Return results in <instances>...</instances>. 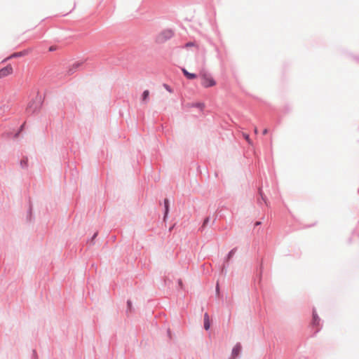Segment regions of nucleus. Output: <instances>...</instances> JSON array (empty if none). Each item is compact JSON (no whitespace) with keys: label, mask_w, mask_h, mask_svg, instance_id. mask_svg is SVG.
Segmentation results:
<instances>
[{"label":"nucleus","mask_w":359,"mask_h":359,"mask_svg":"<svg viewBox=\"0 0 359 359\" xmlns=\"http://www.w3.org/2000/svg\"><path fill=\"white\" fill-rule=\"evenodd\" d=\"M55 50H56V47H55V46H50V47L49 48V51H50V52H53V51H55Z\"/></svg>","instance_id":"19"},{"label":"nucleus","mask_w":359,"mask_h":359,"mask_svg":"<svg viewBox=\"0 0 359 359\" xmlns=\"http://www.w3.org/2000/svg\"><path fill=\"white\" fill-rule=\"evenodd\" d=\"M259 194L262 198V200L266 204V197L264 196L261 189H259Z\"/></svg>","instance_id":"15"},{"label":"nucleus","mask_w":359,"mask_h":359,"mask_svg":"<svg viewBox=\"0 0 359 359\" xmlns=\"http://www.w3.org/2000/svg\"><path fill=\"white\" fill-rule=\"evenodd\" d=\"M163 87L165 88V89L168 91L169 93H172V89L171 88V87L166 84V83H164L163 84Z\"/></svg>","instance_id":"16"},{"label":"nucleus","mask_w":359,"mask_h":359,"mask_svg":"<svg viewBox=\"0 0 359 359\" xmlns=\"http://www.w3.org/2000/svg\"><path fill=\"white\" fill-rule=\"evenodd\" d=\"M182 72L184 76L189 80H193L197 78V75L196 74L188 72L185 68H182Z\"/></svg>","instance_id":"7"},{"label":"nucleus","mask_w":359,"mask_h":359,"mask_svg":"<svg viewBox=\"0 0 359 359\" xmlns=\"http://www.w3.org/2000/svg\"><path fill=\"white\" fill-rule=\"evenodd\" d=\"M67 14H68V13H65V14H62V16H65V15H67Z\"/></svg>","instance_id":"26"},{"label":"nucleus","mask_w":359,"mask_h":359,"mask_svg":"<svg viewBox=\"0 0 359 359\" xmlns=\"http://www.w3.org/2000/svg\"><path fill=\"white\" fill-rule=\"evenodd\" d=\"M245 140H246L248 142H250V137H249V135H245Z\"/></svg>","instance_id":"24"},{"label":"nucleus","mask_w":359,"mask_h":359,"mask_svg":"<svg viewBox=\"0 0 359 359\" xmlns=\"http://www.w3.org/2000/svg\"><path fill=\"white\" fill-rule=\"evenodd\" d=\"M173 36L174 32L171 29H163L156 36L155 41L158 43H163Z\"/></svg>","instance_id":"2"},{"label":"nucleus","mask_w":359,"mask_h":359,"mask_svg":"<svg viewBox=\"0 0 359 359\" xmlns=\"http://www.w3.org/2000/svg\"><path fill=\"white\" fill-rule=\"evenodd\" d=\"M241 344H236L233 350H232V355L233 357H236L239 355L240 352H241Z\"/></svg>","instance_id":"9"},{"label":"nucleus","mask_w":359,"mask_h":359,"mask_svg":"<svg viewBox=\"0 0 359 359\" xmlns=\"http://www.w3.org/2000/svg\"><path fill=\"white\" fill-rule=\"evenodd\" d=\"M201 85L204 88H210L216 85L215 80L209 74H204L202 75Z\"/></svg>","instance_id":"3"},{"label":"nucleus","mask_w":359,"mask_h":359,"mask_svg":"<svg viewBox=\"0 0 359 359\" xmlns=\"http://www.w3.org/2000/svg\"><path fill=\"white\" fill-rule=\"evenodd\" d=\"M24 125H25V123H23V124L20 126V130H19V131L15 134V136H17V135H18V133H19L20 131H22V129H23V128H24Z\"/></svg>","instance_id":"20"},{"label":"nucleus","mask_w":359,"mask_h":359,"mask_svg":"<svg viewBox=\"0 0 359 359\" xmlns=\"http://www.w3.org/2000/svg\"><path fill=\"white\" fill-rule=\"evenodd\" d=\"M28 53H29L28 50H23L22 51L13 53L7 59L22 57V56L27 55L28 54Z\"/></svg>","instance_id":"6"},{"label":"nucleus","mask_w":359,"mask_h":359,"mask_svg":"<svg viewBox=\"0 0 359 359\" xmlns=\"http://www.w3.org/2000/svg\"><path fill=\"white\" fill-rule=\"evenodd\" d=\"M149 90H144L142 93V100L145 101L149 97Z\"/></svg>","instance_id":"13"},{"label":"nucleus","mask_w":359,"mask_h":359,"mask_svg":"<svg viewBox=\"0 0 359 359\" xmlns=\"http://www.w3.org/2000/svg\"><path fill=\"white\" fill-rule=\"evenodd\" d=\"M32 205L30 204V205H29V209H28V210H27V213H28L29 215H32Z\"/></svg>","instance_id":"18"},{"label":"nucleus","mask_w":359,"mask_h":359,"mask_svg":"<svg viewBox=\"0 0 359 359\" xmlns=\"http://www.w3.org/2000/svg\"><path fill=\"white\" fill-rule=\"evenodd\" d=\"M210 320H209V316L207 313L204 315V328L208 330L210 328Z\"/></svg>","instance_id":"10"},{"label":"nucleus","mask_w":359,"mask_h":359,"mask_svg":"<svg viewBox=\"0 0 359 359\" xmlns=\"http://www.w3.org/2000/svg\"><path fill=\"white\" fill-rule=\"evenodd\" d=\"M164 205V213H163V221L165 222V219L168 217L170 210V201L168 198H165L163 201Z\"/></svg>","instance_id":"5"},{"label":"nucleus","mask_w":359,"mask_h":359,"mask_svg":"<svg viewBox=\"0 0 359 359\" xmlns=\"http://www.w3.org/2000/svg\"><path fill=\"white\" fill-rule=\"evenodd\" d=\"M235 253V250H232L229 254V257H231L233 255V254Z\"/></svg>","instance_id":"21"},{"label":"nucleus","mask_w":359,"mask_h":359,"mask_svg":"<svg viewBox=\"0 0 359 359\" xmlns=\"http://www.w3.org/2000/svg\"><path fill=\"white\" fill-rule=\"evenodd\" d=\"M267 133H268V130L266 128L264 129L262 131L263 135H266V134H267Z\"/></svg>","instance_id":"23"},{"label":"nucleus","mask_w":359,"mask_h":359,"mask_svg":"<svg viewBox=\"0 0 359 359\" xmlns=\"http://www.w3.org/2000/svg\"><path fill=\"white\" fill-rule=\"evenodd\" d=\"M209 221H210V218L209 217H205L204 219L203 222L202 224H208Z\"/></svg>","instance_id":"17"},{"label":"nucleus","mask_w":359,"mask_h":359,"mask_svg":"<svg viewBox=\"0 0 359 359\" xmlns=\"http://www.w3.org/2000/svg\"><path fill=\"white\" fill-rule=\"evenodd\" d=\"M43 104V98L41 95L37 93L36 97L33 98L27 104L26 112L28 114H34L39 111Z\"/></svg>","instance_id":"1"},{"label":"nucleus","mask_w":359,"mask_h":359,"mask_svg":"<svg viewBox=\"0 0 359 359\" xmlns=\"http://www.w3.org/2000/svg\"><path fill=\"white\" fill-rule=\"evenodd\" d=\"M81 64H82L81 62H74L72 65V66L68 69L67 74L68 75L73 74L76 71V69L81 65Z\"/></svg>","instance_id":"8"},{"label":"nucleus","mask_w":359,"mask_h":359,"mask_svg":"<svg viewBox=\"0 0 359 359\" xmlns=\"http://www.w3.org/2000/svg\"><path fill=\"white\" fill-rule=\"evenodd\" d=\"M13 73V67L11 65L0 69V79H3Z\"/></svg>","instance_id":"4"},{"label":"nucleus","mask_w":359,"mask_h":359,"mask_svg":"<svg viewBox=\"0 0 359 359\" xmlns=\"http://www.w3.org/2000/svg\"><path fill=\"white\" fill-rule=\"evenodd\" d=\"M254 224H262V223L260 221H257V222H255Z\"/></svg>","instance_id":"25"},{"label":"nucleus","mask_w":359,"mask_h":359,"mask_svg":"<svg viewBox=\"0 0 359 359\" xmlns=\"http://www.w3.org/2000/svg\"><path fill=\"white\" fill-rule=\"evenodd\" d=\"M313 325L318 326L320 324V318L316 312L313 313Z\"/></svg>","instance_id":"12"},{"label":"nucleus","mask_w":359,"mask_h":359,"mask_svg":"<svg viewBox=\"0 0 359 359\" xmlns=\"http://www.w3.org/2000/svg\"><path fill=\"white\" fill-rule=\"evenodd\" d=\"M194 46V43L193 42H188L187 44H186V46Z\"/></svg>","instance_id":"22"},{"label":"nucleus","mask_w":359,"mask_h":359,"mask_svg":"<svg viewBox=\"0 0 359 359\" xmlns=\"http://www.w3.org/2000/svg\"><path fill=\"white\" fill-rule=\"evenodd\" d=\"M20 167L22 169L28 168V158L27 157H24L20 162Z\"/></svg>","instance_id":"11"},{"label":"nucleus","mask_w":359,"mask_h":359,"mask_svg":"<svg viewBox=\"0 0 359 359\" xmlns=\"http://www.w3.org/2000/svg\"><path fill=\"white\" fill-rule=\"evenodd\" d=\"M193 107H197L201 110H203V108L205 107V104L202 102H196L193 104Z\"/></svg>","instance_id":"14"}]
</instances>
